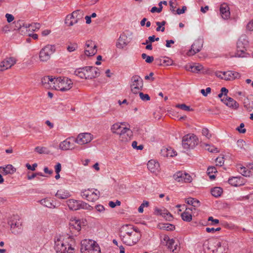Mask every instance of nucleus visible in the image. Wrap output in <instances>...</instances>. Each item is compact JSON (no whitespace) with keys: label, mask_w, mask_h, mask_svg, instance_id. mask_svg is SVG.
<instances>
[{"label":"nucleus","mask_w":253,"mask_h":253,"mask_svg":"<svg viewBox=\"0 0 253 253\" xmlns=\"http://www.w3.org/2000/svg\"><path fill=\"white\" fill-rule=\"evenodd\" d=\"M123 124L116 123L112 126L111 130L112 133L119 135V139L124 142H126L131 139L132 132L126 127L122 126Z\"/></svg>","instance_id":"obj_3"},{"label":"nucleus","mask_w":253,"mask_h":253,"mask_svg":"<svg viewBox=\"0 0 253 253\" xmlns=\"http://www.w3.org/2000/svg\"><path fill=\"white\" fill-rule=\"evenodd\" d=\"M37 175L44 176V175L42 172H37L33 173L31 175L28 174L27 177L29 180H31L36 177Z\"/></svg>","instance_id":"obj_54"},{"label":"nucleus","mask_w":253,"mask_h":253,"mask_svg":"<svg viewBox=\"0 0 253 253\" xmlns=\"http://www.w3.org/2000/svg\"><path fill=\"white\" fill-rule=\"evenodd\" d=\"M26 166L28 169L34 171L35 170L36 168L37 167V164L35 163L32 165V166H31L29 164H27Z\"/></svg>","instance_id":"obj_62"},{"label":"nucleus","mask_w":253,"mask_h":253,"mask_svg":"<svg viewBox=\"0 0 253 253\" xmlns=\"http://www.w3.org/2000/svg\"><path fill=\"white\" fill-rule=\"evenodd\" d=\"M220 230H221V228H220V227H218L216 228L207 227L206 229V231L208 233H210V232L214 233L215 231H219Z\"/></svg>","instance_id":"obj_58"},{"label":"nucleus","mask_w":253,"mask_h":253,"mask_svg":"<svg viewBox=\"0 0 253 253\" xmlns=\"http://www.w3.org/2000/svg\"><path fill=\"white\" fill-rule=\"evenodd\" d=\"M56 78H52V77L50 76H46L44 77L42 79L41 83L42 85L46 88H49L51 87L50 84H53L54 80H55Z\"/></svg>","instance_id":"obj_28"},{"label":"nucleus","mask_w":253,"mask_h":253,"mask_svg":"<svg viewBox=\"0 0 253 253\" xmlns=\"http://www.w3.org/2000/svg\"><path fill=\"white\" fill-rule=\"evenodd\" d=\"M219 11L221 16L223 19L227 20L230 18V8L226 3H223L221 4Z\"/></svg>","instance_id":"obj_22"},{"label":"nucleus","mask_w":253,"mask_h":253,"mask_svg":"<svg viewBox=\"0 0 253 253\" xmlns=\"http://www.w3.org/2000/svg\"><path fill=\"white\" fill-rule=\"evenodd\" d=\"M140 99L143 101H149L150 100V97L147 94H144L141 91L138 92Z\"/></svg>","instance_id":"obj_49"},{"label":"nucleus","mask_w":253,"mask_h":253,"mask_svg":"<svg viewBox=\"0 0 253 253\" xmlns=\"http://www.w3.org/2000/svg\"><path fill=\"white\" fill-rule=\"evenodd\" d=\"M222 192V189L220 187H215L211 189V194L215 197H218L220 196Z\"/></svg>","instance_id":"obj_40"},{"label":"nucleus","mask_w":253,"mask_h":253,"mask_svg":"<svg viewBox=\"0 0 253 253\" xmlns=\"http://www.w3.org/2000/svg\"><path fill=\"white\" fill-rule=\"evenodd\" d=\"M215 246L217 247L216 251V252H219L220 253H222L223 252L221 250V243L218 241H216L215 242Z\"/></svg>","instance_id":"obj_57"},{"label":"nucleus","mask_w":253,"mask_h":253,"mask_svg":"<svg viewBox=\"0 0 253 253\" xmlns=\"http://www.w3.org/2000/svg\"><path fill=\"white\" fill-rule=\"evenodd\" d=\"M81 196L88 201L94 202L99 198L100 192L95 189H84L81 191Z\"/></svg>","instance_id":"obj_9"},{"label":"nucleus","mask_w":253,"mask_h":253,"mask_svg":"<svg viewBox=\"0 0 253 253\" xmlns=\"http://www.w3.org/2000/svg\"><path fill=\"white\" fill-rule=\"evenodd\" d=\"M86 68L85 73L87 79H91L99 76V69L95 67L88 66L85 67Z\"/></svg>","instance_id":"obj_18"},{"label":"nucleus","mask_w":253,"mask_h":253,"mask_svg":"<svg viewBox=\"0 0 253 253\" xmlns=\"http://www.w3.org/2000/svg\"><path fill=\"white\" fill-rule=\"evenodd\" d=\"M0 169H2L4 174L5 175L10 173H13L16 171V169L11 165H7L5 168L0 167Z\"/></svg>","instance_id":"obj_37"},{"label":"nucleus","mask_w":253,"mask_h":253,"mask_svg":"<svg viewBox=\"0 0 253 253\" xmlns=\"http://www.w3.org/2000/svg\"><path fill=\"white\" fill-rule=\"evenodd\" d=\"M74 142H75L74 139L69 137L60 142L59 147L61 150L63 151L72 150L74 148Z\"/></svg>","instance_id":"obj_16"},{"label":"nucleus","mask_w":253,"mask_h":253,"mask_svg":"<svg viewBox=\"0 0 253 253\" xmlns=\"http://www.w3.org/2000/svg\"><path fill=\"white\" fill-rule=\"evenodd\" d=\"M237 169L239 173L244 176L249 177L251 175V170L245 167L242 166L241 165H238L237 166Z\"/></svg>","instance_id":"obj_33"},{"label":"nucleus","mask_w":253,"mask_h":253,"mask_svg":"<svg viewBox=\"0 0 253 253\" xmlns=\"http://www.w3.org/2000/svg\"><path fill=\"white\" fill-rule=\"evenodd\" d=\"M95 209L98 212H103L105 211V208L101 205H97L95 207Z\"/></svg>","instance_id":"obj_55"},{"label":"nucleus","mask_w":253,"mask_h":253,"mask_svg":"<svg viewBox=\"0 0 253 253\" xmlns=\"http://www.w3.org/2000/svg\"><path fill=\"white\" fill-rule=\"evenodd\" d=\"M9 224L10 225L11 230L13 233L17 234L21 232L22 222L19 219L18 221L11 220L9 221Z\"/></svg>","instance_id":"obj_21"},{"label":"nucleus","mask_w":253,"mask_h":253,"mask_svg":"<svg viewBox=\"0 0 253 253\" xmlns=\"http://www.w3.org/2000/svg\"><path fill=\"white\" fill-rule=\"evenodd\" d=\"M187 10V7L186 6H183L182 9L178 8L176 10V13L177 14H181L184 13Z\"/></svg>","instance_id":"obj_60"},{"label":"nucleus","mask_w":253,"mask_h":253,"mask_svg":"<svg viewBox=\"0 0 253 253\" xmlns=\"http://www.w3.org/2000/svg\"><path fill=\"white\" fill-rule=\"evenodd\" d=\"M245 125L244 123H241L240 126L236 128V130L240 133H245L246 132V129L244 128Z\"/></svg>","instance_id":"obj_53"},{"label":"nucleus","mask_w":253,"mask_h":253,"mask_svg":"<svg viewBox=\"0 0 253 253\" xmlns=\"http://www.w3.org/2000/svg\"><path fill=\"white\" fill-rule=\"evenodd\" d=\"M78 48V44L76 43H70L67 47L69 52L75 51Z\"/></svg>","instance_id":"obj_50"},{"label":"nucleus","mask_w":253,"mask_h":253,"mask_svg":"<svg viewBox=\"0 0 253 253\" xmlns=\"http://www.w3.org/2000/svg\"><path fill=\"white\" fill-rule=\"evenodd\" d=\"M246 29L248 31H253V19L247 24Z\"/></svg>","instance_id":"obj_56"},{"label":"nucleus","mask_w":253,"mask_h":253,"mask_svg":"<svg viewBox=\"0 0 253 253\" xmlns=\"http://www.w3.org/2000/svg\"><path fill=\"white\" fill-rule=\"evenodd\" d=\"M203 147H205L206 150L208 151L209 152L211 153H218L219 151L218 150V149L214 147L213 145H210L207 143H203L202 144Z\"/></svg>","instance_id":"obj_42"},{"label":"nucleus","mask_w":253,"mask_h":253,"mask_svg":"<svg viewBox=\"0 0 253 253\" xmlns=\"http://www.w3.org/2000/svg\"><path fill=\"white\" fill-rule=\"evenodd\" d=\"M160 228L167 231H172L175 229V226L172 224L166 223L163 224L162 226Z\"/></svg>","instance_id":"obj_47"},{"label":"nucleus","mask_w":253,"mask_h":253,"mask_svg":"<svg viewBox=\"0 0 253 253\" xmlns=\"http://www.w3.org/2000/svg\"><path fill=\"white\" fill-rule=\"evenodd\" d=\"M244 106L248 111H251L253 109V99L245 98L244 101Z\"/></svg>","instance_id":"obj_38"},{"label":"nucleus","mask_w":253,"mask_h":253,"mask_svg":"<svg viewBox=\"0 0 253 253\" xmlns=\"http://www.w3.org/2000/svg\"><path fill=\"white\" fill-rule=\"evenodd\" d=\"M203 66L199 63L195 64L193 65L190 66L191 71L193 73H198L203 70Z\"/></svg>","instance_id":"obj_43"},{"label":"nucleus","mask_w":253,"mask_h":253,"mask_svg":"<svg viewBox=\"0 0 253 253\" xmlns=\"http://www.w3.org/2000/svg\"><path fill=\"white\" fill-rule=\"evenodd\" d=\"M75 245V239L71 236H60L55 240L54 249L57 253H73Z\"/></svg>","instance_id":"obj_2"},{"label":"nucleus","mask_w":253,"mask_h":253,"mask_svg":"<svg viewBox=\"0 0 253 253\" xmlns=\"http://www.w3.org/2000/svg\"><path fill=\"white\" fill-rule=\"evenodd\" d=\"M5 17L6 18L7 21L8 23L12 22L14 19V16L12 14L8 13L6 14Z\"/></svg>","instance_id":"obj_61"},{"label":"nucleus","mask_w":253,"mask_h":253,"mask_svg":"<svg viewBox=\"0 0 253 253\" xmlns=\"http://www.w3.org/2000/svg\"><path fill=\"white\" fill-rule=\"evenodd\" d=\"M66 202L69 208L73 211H77L81 209L91 211L93 209L92 207L82 201L70 199Z\"/></svg>","instance_id":"obj_5"},{"label":"nucleus","mask_w":253,"mask_h":253,"mask_svg":"<svg viewBox=\"0 0 253 253\" xmlns=\"http://www.w3.org/2000/svg\"><path fill=\"white\" fill-rule=\"evenodd\" d=\"M216 166L221 167L224 163V158L223 157H218L215 160Z\"/></svg>","instance_id":"obj_51"},{"label":"nucleus","mask_w":253,"mask_h":253,"mask_svg":"<svg viewBox=\"0 0 253 253\" xmlns=\"http://www.w3.org/2000/svg\"><path fill=\"white\" fill-rule=\"evenodd\" d=\"M202 134L204 136H205L208 139H210L211 136V134L210 133L209 129L207 128H204L202 129Z\"/></svg>","instance_id":"obj_52"},{"label":"nucleus","mask_w":253,"mask_h":253,"mask_svg":"<svg viewBox=\"0 0 253 253\" xmlns=\"http://www.w3.org/2000/svg\"><path fill=\"white\" fill-rule=\"evenodd\" d=\"M164 240L167 242V246L168 249L173 253H178L179 250L177 249V244H175L173 239H169L168 236L165 237Z\"/></svg>","instance_id":"obj_23"},{"label":"nucleus","mask_w":253,"mask_h":253,"mask_svg":"<svg viewBox=\"0 0 253 253\" xmlns=\"http://www.w3.org/2000/svg\"><path fill=\"white\" fill-rule=\"evenodd\" d=\"M55 196L60 199H66L70 197V194L67 190L60 189L57 191Z\"/></svg>","instance_id":"obj_32"},{"label":"nucleus","mask_w":253,"mask_h":253,"mask_svg":"<svg viewBox=\"0 0 253 253\" xmlns=\"http://www.w3.org/2000/svg\"><path fill=\"white\" fill-rule=\"evenodd\" d=\"M55 51V47L54 45H46L41 50L39 53L40 60L42 62H46Z\"/></svg>","instance_id":"obj_8"},{"label":"nucleus","mask_w":253,"mask_h":253,"mask_svg":"<svg viewBox=\"0 0 253 253\" xmlns=\"http://www.w3.org/2000/svg\"><path fill=\"white\" fill-rule=\"evenodd\" d=\"M16 62V60L14 57H7L0 62V71L6 70L12 66H13Z\"/></svg>","instance_id":"obj_14"},{"label":"nucleus","mask_w":253,"mask_h":253,"mask_svg":"<svg viewBox=\"0 0 253 253\" xmlns=\"http://www.w3.org/2000/svg\"><path fill=\"white\" fill-rule=\"evenodd\" d=\"M160 62L161 65L169 66L172 64L173 61L169 58L165 57L163 60H161Z\"/></svg>","instance_id":"obj_46"},{"label":"nucleus","mask_w":253,"mask_h":253,"mask_svg":"<svg viewBox=\"0 0 253 253\" xmlns=\"http://www.w3.org/2000/svg\"><path fill=\"white\" fill-rule=\"evenodd\" d=\"M243 179L241 176L233 177L228 179V182L232 186H239L243 184Z\"/></svg>","instance_id":"obj_30"},{"label":"nucleus","mask_w":253,"mask_h":253,"mask_svg":"<svg viewBox=\"0 0 253 253\" xmlns=\"http://www.w3.org/2000/svg\"><path fill=\"white\" fill-rule=\"evenodd\" d=\"M71 15V17H74V19L76 20L77 23L79 20L83 18V13L82 11L78 10L72 12Z\"/></svg>","instance_id":"obj_41"},{"label":"nucleus","mask_w":253,"mask_h":253,"mask_svg":"<svg viewBox=\"0 0 253 253\" xmlns=\"http://www.w3.org/2000/svg\"><path fill=\"white\" fill-rule=\"evenodd\" d=\"M221 100L229 107L232 108L234 109H237L238 108L239 105L236 101L234 100L233 98L226 96L225 99L224 97L221 99Z\"/></svg>","instance_id":"obj_26"},{"label":"nucleus","mask_w":253,"mask_h":253,"mask_svg":"<svg viewBox=\"0 0 253 253\" xmlns=\"http://www.w3.org/2000/svg\"><path fill=\"white\" fill-rule=\"evenodd\" d=\"M215 75L218 78L223 80V72L222 71H216L215 72Z\"/></svg>","instance_id":"obj_64"},{"label":"nucleus","mask_w":253,"mask_h":253,"mask_svg":"<svg viewBox=\"0 0 253 253\" xmlns=\"http://www.w3.org/2000/svg\"><path fill=\"white\" fill-rule=\"evenodd\" d=\"M54 87L57 90L66 91L70 90L73 86V82L67 78H57L54 80Z\"/></svg>","instance_id":"obj_4"},{"label":"nucleus","mask_w":253,"mask_h":253,"mask_svg":"<svg viewBox=\"0 0 253 253\" xmlns=\"http://www.w3.org/2000/svg\"><path fill=\"white\" fill-rule=\"evenodd\" d=\"M237 144L241 149L243 148L245 144V141L242 139H239L237 142Z\"/></svg>","instance_id":"obj_63"},{"label":"nucleus","mask_w":253,"mask_h":253,"mask_svg":"<svg viewBox=\"0 0 253 253\" xmlns=\"http://www.w3.org/2000/svg\"><path fill=\"white\" fill-rule=\"evenodd\" d=\"M223 80L225 81H233L240 77L238 72L233 71L223 72Z\"/></svg>","instance_id":"obj_24"},{"label":"nucleus","mask_w":253,"mask_h":253,"mask_svg":"<svg viewBox=\"0 0 253 253\" xmlns=\"http://www.w3.org/2000/svg\"><path fill=\"white\" fill-rule=\"evenodd\" d=\"M175 152L171 148L163 147L161 150V154L164 157H173L176 155Z\"/></svg>","instance_id":"obj_31"},{"label":"nucleus","mask_w":253,"mask_h":253,"mask_svg":"<svg viewBox=\"0 0 253 253\" xmlns=\"http://www.w3.org/2000/svg\"><path fill=\"white\" fill-rule=\"evenodd\" d=\"M14 24V30H18L21 35L25 34L28 31V28L32 27V24H25L23 20H19L13 22Z\"/></svg>","instance_id":"obj_11"},{"label":"nucleus","mask_w":253,"mask_h":253,"mask_svg":"<svg viewBox=\"0 0 253 253\" xmlns=\"http://www.w3.org/2000/svg\"><path fill=\"white\" fill-rule=\"evenodd\" d=\"M127 39V37L126 34H121L116 42V47L118 48L123 49L125 46H126L128 44Z\"/></svg>","instance_id":"obj_25"},{"label":"nucleus","mask_w":253,"mask_h":253,"mask_svg":"<svg viewBox=\"0 0 253 253\" xmlns=\"http://www.w3.org/2000/svg\"><path fill=\"white\" fill-rule=\"evenodd\" d=\"M155 212L157 214L161 215L164 218L168 221H171L173 219V216L166 209H156Z\"/></svg>","instance_id":"obj_27"},{"label":"nucleus","mask_w":253,"mask_h":253,"mask_svg":"<svg viewBox=\"0 0 253 253\" xmlns=\"http://www.w3.org/2000/svg\"><path fill=\"white\" fill-rule=\"evenodd\" d=\"M217 171L214 167H209L207 169V173L209 175L211 173H215Z\"/></svg>","instance_id":"obj_59"},{"label":"nucleus","mask_w":253,"mask_h":253,"mask_svg":"<svg viewBox=\"0 0 253 253\" xmlns=\"http://www.w3.org/2000/svg\"><path fill=\"white\" fill-rule=\"evenodd\" d=\"M184 149L188 150L193 149L199 143V140L196 135L194 134H188L184 136L182 141Z\"/></svg>","instance_id":"obj_6"},{"label":"nucleus","mask_w":253,"mask_h":253,"mask_svg":"<svg viewBox=\"0 0 253 253\" xmlns=\"http://www.w3.org/2000/svg\"><path fill=\"white\" fill-rule=\"evenodd\" d=\"M173 177L175 180L177 182H191L192 180V177L188 173L178 171L176 172Z\"/></svg>","instance_id":"obj_13"},{"label":"nucleus","mask_w":253,"mask_h":253,"mask_svg":"<svg viewBox=\"0 0 253 253\" xmlns=\"http://www.w3.org/2000/svg\"><path fill=\"white\" fill-rule=\"evenodd\" d=\"M192 208H186L185 211L181 214L182 219L185 221L189 222L192 220Z\"/></svg>","instance_id":"obj_29"},{"label":"nucleus","mask_w":253,"mask_h":253,"mask_svg":"<svg viewBox=\"0 0 253 253\" xmlns=\"http://www.w3.org/2000/svg\"><path fill=\"white\" fill-rule=\"evenodd\" d=\"M120 236L122 242L127 246H133L140 239L141 234L138 228L130 224L124 225Z\"/></svg>","instance_id":"obj_1"},{"label":"nucleus","mask_w":253,"mask_h":253,"mask_svg":"<svg viewBox=\"0 0 253 253\" xmlns=\"http://www.w3.org/2000/svg\"><path fill=\"white\" fill-rule=\"evenodd\" d=\"M69 228L72 234L77 236L80 231L81 230L82 227L84 226V222L80 219L74 218L71 219L69 223Z\"/></svg>","instance_id":"obj_10"},{"label":"nucleus","mask_w":253,"mask_h":253,"mask_svg":"<svg viewBox=\"0 0 253 253\" xmlns=\"http://www.w3.org/2000/svg\"><path fill=\"white\" fill-rule=\"evenodd\" d=\"M86 69L85 67L78 69L75 71L74 74L81 79H87L85 73Z\"/></svg>","instance_id":"obj_36"},{"label":"nucleus","mask_w":253,"mask_h":253,"mask_svg":"<svg viewBox=\"0 0 253 253\" xmlns=\"http://www.w3.org/2000/svg\"><path fill=\"white\" fill-rule=\"evenodd\" d=\"M39 202L44 207L48 208H55L52 202H51L50 200L48 198H44L39 201Z\"/></svg>","instance_id":"obj_35"},{"label":"nucleus","mask_w":253,"mask_h":253,"mask_svg":"<svg viewBox=\"0 0 253 253\" xmlns=\"http://www.w3.org/2000/svg\"><path fill=\"white\" fill-rule=\"evenodd\" d=\"M72 17L71 14L66 16L65 19V23L69 26H71L77 23L76 20L74 19V21H72Z\"/></svg>","instance_id":"obj_44"},{"label":"nucleus","mask_w":253,"mask_h":253,"mask_svg":"<svg viewBox=\"0 0 253 253\" xmlns=\"http://www.w3.org/2000/svg\"><path fill=\"white\" fill-rule=\"evenodd\" d=\"M148 169L153 173L157 174L160 171L159 163L154 160H151L147 163Z\"/></svg>","instance_id":"obj_20"},{"label":"nucleus","mask_w":253,"mask_h":253,"mask_svg":"<svg viewBox=\"0 0 253 253\" xmlns=\"http://www.w3.org/2000/svg\"><path fill=\"white\" fill-rule=\"evenodd\" d=\"M97 243L92 240L84 239L81 242V253H85V252L88 251L93 247L95 246Z\"/></svg>","instance_id":"obj_17"},{"label":"nucleus","mask_w":253,"mask_h":253,"mask_svg":"<svg viewBox=\"0 0 253 253\" xmlns=\"http://www.w3.org/2000/svg\"><path fill=\"white\" fill-rule=\"evenodd\" d=\"M202 43L200 40L196 41L191 45V49L187 52L188 56H192L199 52L202 49Z\"/></svg>","instance_id":"obj_19"},{"label":"nucleus","mask_w":253,"mask_h":253,"mask_svg":"<svg viewBox=\"0 0 253 253\" xmlns=\"http://www.w3.org/2000/svg\"><path fill=\"white\" fill-rule=\"evenodd\" d=\"M92 139V135L90 133H80L77 137L75 139V142L77 143L83 145L90 142Z\"/></svg>","instance_id":"obj_12"},{"label":"nucleus","mask_w":253,"mask_h":253,"mask_svg":"<svg viewBox=\"0 0 253 253\" xmlns=\"http://www.w3.org/2000/svg\"><path fill=\"white\" fill-rule=\"evenodd\" d=\"M141 57L142 59H145V62L148 63H151L154 60V57L153 56H148L145 53H142Z\"/></svg>","instance_id":"obj_48"},{"label":"nucleus","mask_w":253,"mask_h":253,"mask_svg":"<svg viewBox=\"0 0 253 253\" xmlns=\"http://www.w3.org/2000/svg\"><path fill=\"white\" fill-rule=\"evenodd\" d=\"M130 90L133 94H138L143 88V81L142 78L138 75L133 76L130 80Z\"/></svg>","instance_id":"obj_7"},{"label":"nucleus","mask_w":253,"mask_h":253,"mask_svg":"<svg viewBox=\"0 0 253 253\" xmlns=\"http://www.w3.org/2000/svg\"><path fill=\"white\" fill-rule=\"evenodd\" d=\"M175 107L178 108H180L181 110L186 111H191L193 110L192 109L190 108V106H187L185 104H178L175 105Z\"/></svg>","instance_id":"obj_45"},{"label":"nucleus","mask_w":253,"mask_h":253,"mask_svg":"<svg viewBox=\"0 0 253 253\" xmlns=\"http://www.w3.org/2000/svg\"><path fill=\"white\" fill-rule=\"evenodd\" d=\"M96 45L92 41H87L85 43L84 53L86 56H93L97 52Z\"/></svg>","instance_id":"obj_15"},{"label":"nucleus","mask_w":253,"mask_h":253,"mask_svg":"<svg viewBox=\"0 0 253 253\" xmlns=\"http://www.w3.org/2000/svg\"><path fill=\"white\" fill-rule=\"evenodd\" d=\"M35 151L40 154H49L50 153V151L44 146H37L35 147Z\"/></svg>","instance_id":"obj_39"},{"label":"nucleus","mask_w":253,"mask_h":253,"mask_svg":"<svg viewBox=\"0 0 253 253\" xmlns=\"http://www.w3.org/2000/svg\"><path fill=\"white\" fill-rule=\"evenodd\" d=\"M185 202L187 204L192 206L194 211L196 210V208H198L200 206V202L199 200L191 197L185 199Z\"/></svg>","instance_id":"obj_34"}]
</instances>
